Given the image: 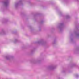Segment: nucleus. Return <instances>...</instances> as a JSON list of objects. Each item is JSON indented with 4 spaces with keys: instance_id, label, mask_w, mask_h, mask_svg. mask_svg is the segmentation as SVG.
Segmentation results:
<instances>
[{
    "instance_id": "nucleus-1",
    "label": "nucleus",
    "mask_w": 79,
    "mask_h": 79,
    "mask_svg": "<svg viewBox=\"0 0 79 79\" xmlns=\"http://www.w3.org/2000/svg\"><path fill=\"white\" fill-rule=\"evenodd\" d=\"M64 26L63 23H60L59 25L57 26V28L59 29L60 31H62L63 29H64Z\"/></svg>"
},
{
    "instance_id": "nucleus-2",
    "label": "nucleus",
    "mask_w": 79,
    "mask_h": 79,
    "mask_svg": "<svg viewBox=\"0 0 79 79\" xmlns=\"http://www.w3.org/2000/svg\"><path fill=\"white\" fill-rule=\"evenodd\" d=\"M37 44L40 45H45V44H46V42L44 41V40H41L39 41H38L37 42Z\"/></svg>"
},
{
    "instance_id": "nucleus-3",
    "label": "nucleus",
    "mask_w": 79,
    "mask_h": 79,
    "mask_svg": "<svg viewBox=\"0 0 79 79\" xmlns=\"http://www.w3.org/2000/svg\"><path fill=\"white\" fill-rule=\"evenodd\" d=\"M74 34L76 37L79 38V28L77 31H74Z\"/></svg>"
},
{
    "instance_id": "nucleus-4",
    "label": "nucleus",
    "mask_w": 79,
    "mask_h": 79,
    "mask_svg": "<svg viewBox=\"0 0 79 79\" xmlns=\"http://www.w3.org/2000/svg\"><path fill=\"white\" fill-rule=\"evenodd\" d=\"M20 4H22V0H20L19 2H17L15 4V6L16 8H18V6Z\"/></svg>"
},
{
    "instance_id": "nucleus-5",
    "label": "nucleus",
    "mask_w": 79,
    "mask_h": 79,
    "mask_svg": "<svg viewBox=\"0 0 79 79\" xmlns=\"http://www.w3.org/2000/svg\"><path fill=\"white\" fill-rule=\"evenodd\" d=\"M3 3L4 6L6 7H7L9 5V0H6L3 2Z\"/></svg>"
},
{
    "instance_id": "nucleus-6",
    "label": "nucleus",
    "mask_w": 79,
    "mask_h": 79,
    "mask_svg": "<svg viewBox=\"0 0 79 79\" xmlns=\"http://www.w3.org/2000/svg\"><path fill=\"white\" fill-rule=\"evenodd\" d=\"M13 58V56L10 55L6 56H5V58L7 60H10L11 59H12Z\"/></svg>"
},
{
    "instance_id": "nucleus-7",
    "label": "nucleus",
    "mask_w": 79,
    "mask_h": 79,
    "mask_svg": "<svg viewBox=\"0 0 79 79\" xmlns=\"http://www.w3.org/2000/svg\"><path fill=\"white\" fill-rule=\"evenodd\" d=\"M40 61V59H38L35 60L33 61L32 62V63H33V64H37V63H39Z\"/></svg>"
},
{
    "instance_id": "nucleus-8",
    "label": "nucleus",
    "mask_w": 79,
    "mask_h": 79,
    "mask_svg": "<svg viewBox=\"0 0 79 79\" xmlns=\"http://www.w3.org/2000/svg\"><path fill=\"white\" fill-rule=\"evenodd\" d=\"M56 68V66H51L48 67V69L50 70H53Z\"/></svg>"
},
{
    "instance_id": "nucleus-9",
    "label": "nucleus",
    "mask_w": 79,
    "mask_h": 79,
    "mask_svg": "<svg viewBox=\"0 0 79 79\" xmlns=\"http://www.w3.org/2000/svg\"><path fill=\"white\" fill-rule=\"evenodd\" d=\"M5 34V31L4 30H2V32L0 33V34L3 35Z\"/></svg>"
},
{
    "instance_id": "nucleus-10",
    "label": "nucleus",
    "mask_w": 79,
    "mask_h": 79,
    "mask_svg": "<svg viewBox=\"0 0 79 79\" xmlns=\"http://www.w3.org/2000/svg\"><path fill=\"white\" fill-rule=\"evenodd\" d=\"M3 21H3V23H6L7 21H8V19H4L3 20Z\"/></svg>"
},
{
    "instance_id": "nucleus-11",
    "label": "nucleus",
    "mask_w": 79,
    "mask_h": 79,
    "mask_svg": "<svg viewBox=\"0 0 79 79\" xmlns=\"http://www.w3.org/2000/svg\"><path fill=\"white\" fill-rule=\"evenodd\" d=\"M76 52H77L78 53H79V47H78L77 48L76 50Z\"/></svg>"
},
{
    "instance_id": "nucleus-12",
    "label": "nucleus",
    "mask_w": 79,
    "mask_h": 79,
    "mask_svg": "<svg viewBox=\"0 0 79 79\" xmlns=\"http://www.w3.org/2000/svg\"><path fill=\"white\" fill-rule=\"evenodd\" d=\"M66 19H69V18H70V16L69 15H67L66 17Z\"/></svg>"
},
{
    "instance_id": "nucleus-13",
    "label": "nucleus",
    "mask_w": 79,
    "mask_h": 79,
    "mask_svg": "<svg viewBox=\"0 0 79 79\" xmlns=\"http://www.w3.org/2000/svg\"><path fill=\"white\" fill-rule=\"evenodd\" d=\"M75 66H76V65L75 64H73L72 65L71 68H73V67H74Z\"/></svg>"
},
{
    "instance_id": "nucleus-14",
    "label": "nucleus",
    "mask_w": 79,
    "mask_h": 79,
    "mask_svg": "<svg viewBox=\"0 0 79 79\" xmlns=\"http://www.w3.org/2000/svg\"><path fill=\"white\" fill-rule=\"evenodd\" d=\"M75 76L76 77V78H78L79 77V75H78L77 74H76L75 75Z\"/></svg>"
},
{
    "instance_id": "nucleus-15",
    "label": "nucleus",
    "mask_w": 79,
    "mask_h": 79,
    "mask_svg": "<svg viewBox=\"0 0 79 79\" xmlns=\"http://www.w3.org/2000/svg\"><path fill=\"white\" fill-rule=\"evenodd\" d=\"M18 42V40H17V39H15L14 41V43H16V42Z\"/></svg>"
},
{
    "instance_id": "nucleus-16",
    "label": "nucleus",
    "mask_w": 79,
    "mask_h": 79,
    "mask_svg": "<svg viewBox=\"0 0 79 79\" xmlns=\"http://www.w3.org/2000/svg\"><path fill=\"white\" fill-rule=\"evenodd\" d=\"M56 43V40H54L53 43V44H55Z\"/></svg>"
},
{
    "instance_id": "nucleus-17",
    "label": "nucleus",
    "mask_w": 79,
    "mask_h": 79,
    "mask_svg": "<svg viewBox=\"0 0 79 79\" xmlns=\"http://www.w3.org/2000/svg\"><path fill=\"white\" fill-rule=\"evenodd\" d=\"M33 52H34V49H33V50H31V53H33Z\"/></svg>"
},
{
    "instance_id": "nucleus-18",
    "label": "nucleus",
    "mask_w": 79,
    "mask_h": 79,
    "mask_svg": "<svg viewBox=\"0 0 79 79\" xmlns=\"http://www.w3.org/2000/svg\"><path fill=\"white\" fill-rule=\"evenodd\" d=\"M64 2L65 3H67L68 2V0H64Z\"/></svg>"
},
{
    "instance_id": "nucleus-19",
    "label": "nucleus",
    "mask_w": 79,
    "mask_h": 79,
    "mask_svg": "<svg viewBox=\"0 0 79 79\" xmlns=\"http://www.w3.org/2000/svg\"><path fill=\"white\" fill-rule=\"evenodd\" d=\"M44 23V21L42 20L41 21V22H40V24H42V23Z\"/></svg>"
},
{
    "instance_id": "nucleus-20",
    "label": "nucleus",
    "mask_w": 79,
    "mask_h": 79,
    "mask_svg": "<svg viewBox=\"0 0 79 79\" xmlns=\"http://www.w3.org/2000/svg\"><path fill=\"white\" fill-rule=\"evenodd\" d=\"M66 72V70L65 69H64L62 71V73H65Z\"/></svg>"
},
{
    "instance_id": "nucleus-21",
    "label": "nucleus",
    "mask_w": 79,
    "mask_h": 79,
    "mask_svg": "<svg viewBox=\"0 0 79 79\" xmlns=\"http://www.w3.org/2000/svg\"><path fill=\"white\" fill-rule=\"evenodd\" d=\"M59 15L60 16H61L62 15V13H59Z\"/></svg>"
},
{
    "instance_id": "nucleus-22",
    "label": "nucleus",
    "mask_w": 79,
    "mask_h": 79,
    "mask_svg": "<svg viewBox=\"0 0 79 79\" xmlns=\"http://www.w3.org/2000/svg\"><path fill=\"white\" fill-rule=\"evenodd\" d=\"M71 42H73V38L71 39Z\"/></svg>"
},
{
    "instance_id": "nucleus-23",
    "label": "nucleus",
    "mask_w": 79,
    "mask_h": 79,
    "mask_svg": "<svg viewBox=\"0 0 79 79\" xmlns=\"http://www.w3.org/2000/svg\"><path fill=\"white\" fill-rule=\"evenodd\" d=\"M76 1L77 2H79V0H76Z\"/></svg>"
},
{
    "instance_id": "nucleus-24",
    "label": "nucleus",
    "mask_w": 79,
    "mask_h": 79,
    "mask_svg": "<svg viewBox=\"0 0 79 79\" xmlns=\"http://www.w3.org/2000/svg\"><path fill=\"white\" fill-rule=\"evenodd\" d=\"M73 34H71V36H73Z\"/></svg>"
},
{
    "instance_id": "nucleus-25",
    "label": "nucleus",
    "mask_w": 79,
    "mask_h": 79,
    "mask_svg": "<svg viewBox=\"0 0 79 79\" xmlns=\"http://www.w3.org/2000/svg\"><path fill=\"white\" fill-rule=\"evenodd\" d=\"M39 31H40V29H39Z\"/></svg>"
}]
</instances>
